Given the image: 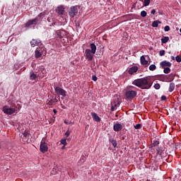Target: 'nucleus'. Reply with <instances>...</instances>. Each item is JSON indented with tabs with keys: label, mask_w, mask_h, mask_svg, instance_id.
Segmentation results:
<instances>
[{
	"label": "nucleus",
	"mask_w": 181,
	"mask_h": 181,
	"mask_svg": "<svg viewBox=\"0 0 181 181\" xmlns=\"http://www.w3.org/2000/svg\"><path fill=\"white\" fill-rule=\"evenodd\" d=\"M54 91L57 94V95H62V97H66V95H67V91L60 88V86H55Z\"/></svg>",
	"instance_id": "5"
},
{
	"label": "nucleus",
	"mask_w": 181,
	"mask_h": 181,
	"mask_svg": "<svg viewBox=\"0 0 181 181\" xmlns=\"http://www.w3.org/2000/svg\"><path fill=\"white\" fill-rule=\"evenodd\" d=\"M92 80H93V81H97V77L93 75V76H92Z\"/></svg>",
	"instance_id": "45"
},
{
	"label": "nucleus",
	"mask_w": 181,
	"mask_h": 181,
	"mask_svg": "<svg viewBox=\"0 0 181 181\" xmlns=\"http://www.w3.org/2000/svg\"><path fill=\"white\" fill-rule=\"evenodd\" d=\"M13 107H15V105H13Z\"/></svg>",
	"instance_id": "59"
},
{
	"label": "nucleus",
	"mask_w": 181,
	"mask_h": 181,
	"mask_svg": "<svg viewBox=\"0 0 181 181\" xmlns=\"http://www.w3.org/2000/svg\"><path fill=\"white\" fill-rule=\"evenodd\" d=\"M109 141H110V142H111V144L114 148H117V140L113 139H110Z\"/></svg>",
	"instance_id": "25"
},
{
	"label": "nucleus",
	"mask_w": 181,
	"mask_h": 181,
	"mask_svg": "<svg viewBox=\"0 0 181 181\" xmlns=\"http://www.w3.org/2000/svg\"><path fill=\"white\" fill-rule=\"evenodd\" d=\"M28 134L27 133V132H25L24 134H23V136H25V138L27 137V136H28Z\"/></svg>",
	"instance_id": "48"
},
{
	"label": "nucleus",
	"mask_w": 181,
	"mask_h": 181,
	"mask_svg": "<svg viewBox=\"0 0 181 181\" xmlns=\"http://www.w3.org/2000/svg\"><path fill=\"white\" fill-rule=\"evenodd\" d=\"M37 77V76L36 75V74L33 73V71H31L30 73V80H36Z\"/></svg>",
	"instance_id": "23"
},
{
	"label": "nucleus",
	"mask_w": 181,
	"mask_h": 181,
	"mask_svg": "<svg viewBox=\"0 0 181 181\" xmlns=\"http://www.w3.org/2000/svg\"><path fill=\"white\" fill-rule=\"evenodd\" d=\"M149 70L151 71H155V70H156V65H155V64L150 65Z\"/></svg>",
	"instance_id": "28"
},
{
	"label": "nucleus",
	"mask_w": 181,
	"mask_h": 181,
	"mask_svg": "<svg viewBox=\"0 0 181 181\" xmlns=\"http://www.w3.org/2000/svg\"><path fill=\"white\" fill-rule=\"evenodd\" d=\"M40 151L42 153H46V152L49 151V146L47 143L45 141V138H43L40 142Z\"/></svg>",
	"instance_id": "3"
},
{
	"label": "nucleus",
	"mask_w": 181,
	"mask_h": 181,
	"mask_svg": "<svg viewBox=\"0 0 181 181\" xmlns=\"http://www.w3.org/2000/svg\"><path fill=\"white\" fill-rule=\"evenodd\" d=\"M169 92L172 93L175 90V83L171 82L170 83V86H169Z\"/></svg>",
	"instance_id": "22"
},
{
	"label": "nucleus",
	"mask_w": 181,
	"mask_h": 181,
	"mask_svg": "<svg viewBox=\"0 0 181 181\" xmlns=\"http://www.w3.org/2000/svg\"><path fill=\"white\" fill-rule=\"evenodd\" d=\"M66 148V146H63L62 147V149H65Z\"/></svg>",
	"instance_id": "52"
},
{
	"label": "nucleus",
	"mask_w": 181,
	"mask_h": 181,
	"mask_svg": "<svg viewBox=\"0 0 181 181\" xmlns=\"http://www.w3.org/2000/svg\"><path fill=\"white\" fill-rule=\"evenodd\" d=\"M160 56H165V50L162 49L159 52Z\"/></svg>",
	"instance_id": "41"
},
{
	"label": "nucleus",
	"mask_w": 181,
	"mask_h": 181,
	"mask_svg": "<svg viewBox=\"0 0 181 181\" xmlns=\"http://www.w3.org/2000/svg\"><path fill=\"white\" fill-rule=\"evenodd\" d=\"M160 100H161V101H166V96L162 95Z\"/></svg>",
	"instance_id": "43"
},
{
	"label": "nucleus",
	"mask_w": 181,
	"mask_h": 181,
	"mask_svg": "<svg viewBox=\"0 0 181 181\" xmlns=\"http://www.w3.org/2000/svg\"><path fill=\"white\" fill-rule=\"evenodd\" d=\"M3 112L7 115H12L16 112V110L14 107H9V106L5 105L3 107Z\"/></svg>",
	"instance_id": "4"
},
{
	"label": "nucleus",
	"mask_w": 181,
	"mask_h": 181,
	"mask_svg": "<svg viewBox=\"0 0 181 181\" xmlns=\"http://www.w3.org/2000/svg\"><path fill=\"white\" fill-rule=\"evenodd\" d=\"M159 144V141L154 140L152 143V146H158V144Z\"/></svg>",
	"instance_id": "35"
},
{
	"label": "nucleus",
	"mask_w": 181,
	"mask_h": 181,
	"mask_svg": "<svg viewBox=\"0 0 181 181\" xmlns=\"http://www.w3.org/2000/svg\"><path fill=\"white\" fill-rule=\"evenodd\" d=\"M160 67H162V69H165L166 67H171L172 63L168 61H163L160 63Z\"/></svg>",
	"instance_id": "12"
},
{
	"label": "nucleus",
	"mask_w": 181,
	"mask_h": 181,
	"mask_svg": "<svg viewBox=\"0 0 181 181\" xmlns=\"http://www.w3.org/2000/svg\"><path fill=\"white\" fill-rule=\"evenodd\" d=\"M62 108H64V109H66V107H64V106H62Z\"/></svg>",
	"instance_id": "56"
},
{
	"label": "nucleus",
	"mask_w": 181,
	"mask_h": 181,
	"mask_svg": "<svg viewBox=\"0 0 181 181\" xmlns=\"http://www.w3.org/2000/svg\"><path fill=\"white\" fill-rule=\"evenodd\" d=\"M169 42V37H163L161 39V43H168Z\"/></svg>",
	"instance_id": "26"
},
{
	"label": "nucleus",
	"mask_w": 181,
	"mask_h": 181,
	"mask_svg": "<svg viewBox=\"0 0 181 181\" xmlns=\"http://www.w3.org/2000/svg\"><path fill=\"white\" fill-rule=\"evenodd\" d=\"M65 135H66V136H70V131L66 132Z\"/></svg>",
	"instance_id": "46"
},
{
	"label": "nucleus",
	"mask_w": 181,
	"mask_h": 181,
	"mask_svg": "<svg viewBox=\"0 0 181 181\" xmlns=\"http://www.w3.org/2000/svg\"><path fill=\"white\" fill-rule=\"evenodd\" d=\"M91 53L93 52H91V49H87L85 50L86 57L87 60H88V62H91V60H93V54Z\"/></svg>",
	"instance_id": "10"
},
{
	"label": "nucleus",
	"mask_w": 181,
	"mask_h": 181,
	"mask_svg": "<svg viewBox=\"0 0 181 181\" xmlns=\"http://www.w3.org/2000/svg\"><path fill=\"white\" fill-rule=\"evenodd\" d=\"M31 47H35V46H40L42 45V41L40 40L33 39L30 41Z\"/></svg>",
	"instance_id": "11"
},
{
	"label": "nucleus",
	"mask_w": 181,
	"mask_h": 181,
	"mask_svg": "<svg viewBox=\"0 0 181 181\" xmlns=\"http://www.w3.org/2000/svg\"><path fill=\"white\" fill-rule=\"evenodd\" d=\"M154 88H156V90H159V88H160V84L155 83Z\"/></svg>",
	"instance_id": "39"
},
{
	"label": "nucleus",
	"mask_w": 181,
	"mask_h": 181,
	"mask_svg": "<svg viewBox=\"0 0 181 181\" xmlns=\"http://www.w3.org/2000/svg\"><path fill=\"white\" fill-rule=\"evenodd\" d=\"M113 129L115 132H119V131L122 130V124L119 123H116L113 126Z\"/></svg>",
	"instance_id": "14"
},
{
	"label": "nucleus",
	"mask_w": 181,
	"mask_h": 181,
	"mask_svg": "<svg viewBox=\"0 0 181 181\" xmlns=\"http://www.w3.org/2000/svg\"><path fill=\"white\" fill-rule=\"evenodd\" d=\"M160 80L161 81H164V82L168 83V76H167V75H161L160 76Z\"/></svg>",
	"instance_id": "24"
},
{
	"label": "nucleus",
	"mask_w": 181,
	"mask_h": 181,
	"mask_svg": "<svg viewBox=\"0 0 181 181\" xmlns=\"http://www.w3.org/2000/svg\"><path fill=\"white\" fill-rule=\"evenodd\" d=\"M90 115H91L92 118L93 119V120L95 121L96 122H100L101 121V118H100V116H98V115H97V113L92 112V113H90Z\"/></svg>",
	"instance_id": "15"
},
{
	"label": "nucleus",
	"mask_w": 181,
	"mask_h": 181,
	"mask_svg": "<svg viewBox=\"0 0 181 181\" xmlns=\"http://www.w3.org/2000/svg\"><path fill=\"white\" fill-rule=\"evenodd\" d=\"M140 62L143 66H148V64H149V62L148 60H146V59H145V56L144 55L141 57Z\"/></svg>",
	"instance_id": "17"
},
{
	"label": "nucleus",
	"mask_w": 181,
	"mask_h": 181,
	"mask_svg": "<svg viewBox=\"0 0 181 181\" xmlns=\"http://www.w3.org/2000/svg\"><path fill=\"white\" fill-rule=\"evenodd\" d=\"M59 100H60L59 98L57 99V98H54V99L53 100L54 101V104L56 105L57 103H59Z\"/></svg>",
	"instance_id": "42"
},
{
	"label": "nucleus",
	"mask_w": 181,
	"mask_h": 181,
	"mask_svg": "<svg viewBox=\"0 0 181 181\" xmlns=\"http://www.w3.org/2000/svg\"><path fill=\"white\" fill-rule=\"evenodd\" d=\"M90 52H92L93 54H95V52L97 51V46H95V44L92 43L90 44Z\"/></svg>",
	"instance_id": "20"
},
{
	"label": "nucleus",
	"mask_w": 181,
	"mask_h": 181,
	"mask_svg": "<svg viewBox=\"0 0 181 181\" xmlns=\"http://www.w3.org/2000/svg\"><path fill=\"white\" fill-rule=\"evenodd\" d=\"M56 33H57L58 37H59V39L66 37V36H67V35H69V33L64 30H57Z\"/></svg>",
	"instance_id": "8"
},
{
	"label": "nucleus",
	"mask_w": 181,
	"mask_h": 181,
	"mask_svg": "<svg viewBox=\"0 0 181 181\" xmlns=\"http://www.w3.org/2000/svg\"><path fill=\"white\" fill-rule=\"evenodd\" d=\"M47 21H48V22H52V18H47Z\"/></svg>",
	"instance_id": "50"
},
{
	"label": "nucleus",
	"mask_w": 181,
	"mask_h": 181,
	"mask_svg": "<svg viewBox=\"0 0 181 181\" xmlns=\"http://www.w3.org/2000/svg\"><path fill=\"white\" fill-rule=\"evenodd\" d=\"M125 95L127 100H132L133 98H135V97H136V91L132 90H127L125 93Z\"/></svg>",
	"instance_id": "6"
},
{
	"label": "nucleus",
	"mask_w": 181,
	"mask_h": 181,
	"mask_svg": "<svg viewBox=\"0 0 181 181\" xmlns=\"http://www.w3.org/2000/svg\"><path fill=\"white\" fill-rule=\"evenodd\" d=\"M134 86L141 88V90H149L152 87V81L147 78L136 79L132 82Z\"/></svg>",
	"instance_id": "1"
},
{
	"label": "nucleus",
	"mask_w": 181,
	"mask_h": 181,
	"mask_svg": "<svg viewBox=\"0 0 181 181\" xmlns=\"http://www.w3.org/2000/svg\"><path fill=\"white\" fill-rule=\"evenodd\" d=\"M45 16V13H40L36 18H38V19H42Z\"/></svg>",
	"instance_id": "37"
},
{
	"label": "nucleus",
	"mask_w": 181,
	"mask_h": 181,
	"mask_svg": "<svg viewBox=\"0 0 181 181\" xmlns=\"http://www.w3.org/2000/svg\"><path fill=\"white\" fill-rule=\"evenodd\" d=\"M151 15H155V13H156V10L155 9L151 10Z\"/></svg>",
	"instance_id": "44"
},
{
	"label": "nucleus",
	"mask_w": 181,
	"mask_h": 181,
	"mask_svg": "<svg viewBox=\"0 0 181 181\" xmlns=\"http://www.w3.org/2000/svg\"><path fill=\"white\" fill-rule=\"evenodd\" d=\"M164 30L165 32H169V30H170V27H169V25L165 26Z\"/></svg>",
	"instance_id": "40"
},
{
	"label": "nucleus",
	"mask_w": 181,
	"mask_h": 181,
	"mask_svg": "<svg viewBox=\"0 0 181 181\" xmlns=\"http://www.w3.org/2000/svg\"><path fill=\"white\" fill-rule=\"evenodd\" d=\"M156 151L158 155H162V153H163V149H162L160 147H158Z\"/></svg>",
	"instance_id": "31"
},
{
	"label": "nucleus",
	"mask_w": 181,
	"mask_h": 181,
	"mask_svg": "<svg viewBox=\"0 0 181 181\" xmlns=\"http://www.w3.org/2000/svg\"><path fill=\"white\" fill-rule=\"evenodd\" d=\"M115 108L116 107H115L112 105H111V111H115Z\"/></svg>",
	"instance_id": "47"
},
{
	"label": "nucleus",
	"mask_w": 181,
	"mask_h": 181,
	"mask_svg": "<svg viewBox=\"0 0 181 181\" xmlns=\"http://www.w3.org/2000/svg\"><path fill=\"white\" fill-rule=\"evenodd\" d=\"M53 112H54V114H57V110H56V109H54V110H53Z\"/></svg>",
	"instance_id": "49"
},
{
	"label": "nucleus",
	"mask_w": 181,
	"mask_h": 181,
	"mask_svg": "<svg viewBox=\"0 0 181 181\" xmlns=\"http://www.w3.org/2000/svg\"><path fill=\"white\" fill-rule=\"evenodd\" d=\"M159 15H163V13L162 11L158 12Z\"/></svg>",
	"instance_id": "51"
},
{
	"label": "nucleus",
	"mask_w": 181,
	"mask_h": 181,
	"mask_svg": "<svg viewBox=\"0 0 181 181\" xmlns=\"http://www.w3.org/2000/svg\"><path fill=\"white\" fill-rule=\"evenodd\" d=\"M175 77H176V75L174 74L167 75V83H172L175 80Z\"/></svg>",
	"instance_id": "16"
},
{
	"label": "nucleus",
	"mask_w": 181,
	"mask_h": 181,
	"mask_svg": "<svg viewBox=\"0 0 181 181\" xmlns=\"http://www.w3.org/2000/svg\"><path fill=\"white\" fill-rule=\"evenodd\" d=\"M21 108H22V107L21 106H18V110H21Z\"/></svg>",
	"instance_id": "54"
},
{
	"label": "nucleus",
	"mask_w": 181,
	"mask_h": 181,
	"mask_svg": "<svg viewBox=\"0 0 181 181\" xmlns=\"http://www.w3.org/2000/svg\"><path fill=\"white\" fill-rule=\"evenodd\" d=\"M135 129H141L142 128L141 124H137L134 126Z\"/></svg>",
	"instance_id": "34"
},
{
	"label": "nucleus",
	"mask_w": 181,
	"mask_h": 181,
	"mask_svg": "<svg viewBox=\"0 0 181 181\" xmlns=\"http://www.w3.org/2000/svg\"><path fill=\"white\" fill-rule=\"evenodd\" d=\"M149 4H151V0H144V6H149Z\"/></svg>",
	"instance_id": "33"
},
{
	"label": "nucleus",
	"mask_w": 181,
	"mask_h": 181,
	"mask_svg": "<svg viewBox=\"0 0 181 181\" xmlns=\"http://www.w3.org/2000/svg\"><path fill=\"white\" fill-rule=\"evenodd\" d=\"M175 60L176 62H177V63H180L181 62V57L177 55L176 57H175Z\"/></svg>",
	"instance_id": "38"
},
{
	"label": "nucleus",
	"mask_w": 181,
	"mask_h": 181,
	"mask_svg": "<svg viewBox=\"0 0 181 181\" xmlns=\"http://www.w3.org/2000/svg\"><path fill=\"white\" fill-rule=\"evenodd\" d=\"M60 144H62V145H64V146H66L67 145V141H66V139H61Z\"/></svg>",
	"instance_id": "32"
},
{
	"label": "nucleus",
	"mask_w": 181,
	"mask_h": 181,
	"mask_svg": "<svg viewBox=\"0 0 181 181\" xmlns=\"http://www.w3.org/2000/svg\"><path fill=\"white\" fill-rule=\"evenodd\" d=\"M42 22V18H35L32 20H29L25 24V29H35L36 28V25H39Z\"/></svg>",
	"instance_id": "2"
},
{
	"label": "nucleus",
	"mask_w": 181,
	"mask_h": 181,
	"mask_svg": "<svg viewBox=\"0 0 181 181\" xmlns=\"http://www.w3.org/2000/svg\"><path fill=\"white\" fill-rule=\"evenodd\" d=\"M160 23H162V22H160L159 21H155L152 23V27L158 28L159 26V25H160Z\"/></svg>",
	"instance_id": "21"
},
{
	"label": "nucleus",
	"mask_w": 181,
	"mask_h": 181,
	"mask_svg": "<svg viewBox=\"0 0 181 181\" xmlns=\"http://www.w3.org/2000/svg\"><path fill=\"white\" fill-rule=\"evenodd\" d=\"M163 73H165V74H169V73H170V68L169 67H166V68H163Z\"/></svg>",
	"instance_id": "29"
},
{
	"label": "nucleus",
	"mask_w": 181,
	"mask_h": 181,
	"mask_svg": "<svg viewBox=\"0 0 181 181\" xmlns=\"http://www.w3.org/2000/svg\"><path fill=\"white\" fill-rule=\"evenodd\" d=\"M47 105H54V102L53 101V99H49L47 100Z\"/></svg>",
	"instance_id": "30"
},
{
	"label": "nucleus",
	"mask_w": 181,
	"mask_h": 181,
	"mask_svg": "<svg viewBox=\"0 0 181 181\" xmlns=\"http://www.w3.org/2000/svg\"><path fill=\"white\" fill-rule=\"evenodd\" d=\"M115 117H118V115H117V114H116V115H115Z\"/></svg>",
	"instance_id": "57"
},
{
	"label": "nucleus",
	"mask_w": 181,
	"mask_h": 181,
	"mask_svg": "<svg viewBox=\"0 0 181 181\" xmlns=\"http://www.w3.org/2000/svg\"><path fill=\"white\" fill-rule=\"evenodd\" d=\"M171 59H172V60H175V57L172 56Z\"/></svg>",
	"instance_id": "53"
},
{
	"label": "nucleus",
	"mask_w": 181,
	"mask_h": 181,
	"mask_svg": "<svg viewBox=\"0 0 181 181\" xmlns=\"http://www.w3.org/2000/svg\"><path fill=\"white\" fill-rule=\"evenodd\" d=\"M42 52H45L46 53V48L43 47L42 49H41L40 50L36 49L35 51V59H40V57H42Z\"/></svg>",
	"instance_id": "9"
},
{
	"label": "nucleus",
	"mask_w": 181,
	"mask_h": 181,
	"mask_svg": "<svg viewBox=\"0 0 181 181\" xmlns=\"http://www.w3.org/2000/svg\"><path fill=\"white\" fill-rule=\"evenodd\" d=\"M57 12L59 15H63V13H64V6H58L57 8Z\"/></svg>",
	"instance_id": "19"
},
{
	"label": "nucleus",
	"mask_w": 181,
	"mask_h": 181,
	"mask_svg": "<svg viewBox=\"0 0 181 181\" xmlns=\"http://www.w3.org/2000/svg\"><path fill=\"white\" fill-rule=\"evenodd\" d=\"M131 88H134V87H133V86H131Z\"/></svg>",
	"instance_id": "58"
},
{
	"label": "nucleus",
	"mask_w": 181,
	"mask_h": 181,
	"mask_svg": "<svg viewBox=\"0 0 181 181\" xmlns=\"http://www.w3.org/2000/svg\"><path fill=\"white\" fill-rule=\"evenodd\" d=\"M138 71V66H134L129 69V74H134Z\"/></svg>",
	"instance_id": "18"
},
{
	"label": "nucleus",
	"mask_w": 181,
	"mask_h": 181,
	"mask_svg": "<svg viewBox=\"0 0 181 181\" xmlns=\"http://www.w3.org/2000/svg\"><path fill=\"white\" fill-rule=\"evenodd\" d=\"M38 71L39 74L38 76L39 77H45V74H46V69L43 66H40L38 67Z\"/></svg>",
	"instance_id": "13"
},
{
	"label": "nucleus",
	"mask_w": 181,
	"mask_h": 181,
	"mask_svg": "<svg viewBox=\"0 0 181 181\" xmlns=\"http://www.w3.org/2000/svg\"><path fill=\"white\" fill-rule=\"evenodd\" d=\"M77 8H78L77 6H74L71 7V8L69 10V16L71 18H74V16H76L77 15V13H78V9Z\"/></svg>",
	"instance_id": "7"
},
{
	"label": "nucleus",
	"mask_w": 181,
	"mask_h": 181,
	"mask_svg": "<svg viewBox=\"0 0 181 181\" xmlns=\"http://www.w3.org/2000/svg\"><path fill=\"white\" fill-rule=\"evenodd\" d=\"M111 105L115 107V108H117V107H119V102H111Z\"/></svg>",
	"instance_id": "27"
},
{
	"label": "nucleus",
	"mask_w": 181,
	"mask_h": 181,
	"mask_svg": "<svg viewBox=\"0 0 181 181\" xmlns=\"http://www.w3.org/2000/svg\"><path fill=\"white\" fill-rule=\"evenodd\" d=\"M146 15H148V13H146L145 11H142L141 12V16H142V18H145V16H146Z\"/></svg>",
	"instance_id": "36"
},
{
	"label": "nucleus",
	"mask_w": 181,
	"mask_h": 181,
	"mask_svg": "<svg viewBox=\"0 0 181 181\" xmlns=\"http://www.w3.org/2000/svg\"><path fill=\"white\" fill-rule=\"evenodd\" d=\"M64 124H68L67 121L65 120L64 121Z\"/></svg>",
	"instance_id": "55"
}]
</instances>
